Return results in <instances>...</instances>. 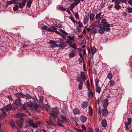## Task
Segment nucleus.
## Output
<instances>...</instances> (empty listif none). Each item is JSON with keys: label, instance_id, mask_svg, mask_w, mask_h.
Here are the masks:
<instances>
[{"label": "nucleus", "instance_id": "nucleus-52", "mask_svg": "<svg viewBox=\"0 0 132 132\" xmlns=\"http://www.w3.org/2000/svg\"><path fill=\"white\" fill-rule=\"evenodd\" d=\"M72 42L71 40L67 39L66 41V43L70 46V45L72 44Z\"/></svg>", "mask_w": 132, "mask_h": 132}, {"label": "nucleus", "instance_id": "nucleus-48", "mask_svg": "<svg viewBox=\"0 0 132 132\" xmlns=\"http://www.w3.org/2000/svg\"><path fill=\"white\" fill-rule=\"evenodd\" d=\"M67 108L65 106H63L62 108V109L61 110V111L63 113H65L66 112V111Z\"/></svg>", "mask_w": 132, "mask_h": 132}, {"label": "nucleus", "instance_id": "nucleus-59", "mask_svg": "<svg viewBox=\"0 0 132 132\" xmlns=\"http://www.w3.org/2000/svg\"><path fill=\"white\" fill-rule=\"evenodd\" d=\"M60 31L62 33L66 35L68 34V33H67L64 30L61 29Z\"/></svg>", "mask_w": 132, "mask_h": 132}, {"label": "nucleus", "instance_id": "nucleus-12", "mask_svg": "<svg viewBox=\"0 0 132 132\" xmlns=\"http://www.w3.org/2000/svg\"><path fill=\"white\" fill-rule=\"evenodd\" d=\"M88 105V103L87 101H84L81 104V108L83 109H85L87 107Z\"/></svg>", "mask_w": 132, "mask_h": 132}, {"label": "nucleus", "instance_id": "nucleus-41", "mask_svg": "<svg viewBox=\"0 0 132 132\" xmlns=\"http://www.w3.org/2000/svg\"><path fill=\"white\" fill-rule=\"evenodd\" d=\"M101 23L102 24H101L103 26H104V24H108L107 23V22L105 19H103L102 20Z\"/></svg>", "mask_w": 132, "mask_h": 132}, {"label": "nucleus", "instance_id": "nucleus-4", "mask_svg": "<svg viewBox=\"0 0 132 132\" xmlns=\"http://www.w3.org/2000/svg\"><path fill=\"white\" fill-rule=\"evenodd\" d=\"M32 104V103L31 102H26L23 105V107L22 108V110H24L26 109L31 106Z\"/></svg>", "mask_w": 132, "mask_h": 132}, {"label": "nucleus", "instance_id": "nucleus-35", "mask_svg": "<svg viewBox=\"0 0 132 132\" xmlns=\"http://www.w3.org/2000/svg\"><path fill=\"white\" fill-rule=\"evenodd\" d=\"M7 4H15L16 3V2H15L14 0H11V1L7 2H6Z\"/></svg>", "mask_w": 132, "mask_h": 132}, {"label": "nucleus", "instance_id": "nucleus-40", "mask_svg": "<svg viewBox=\"0 0 132 132\" xmlns=\"http://www.w3.org/2000/svg\"><path fill=\"white\" fill-rule=\"evenodd\" d=\"M37 102L39 103L38 104H39L40 106H42L43 105L42 100H39L37 101Z\"/></svg>", "mask_w": 132, "mask_h": 132}, {"label": "nucleus", "instance_id": "nucleus-51", "mask_svg": "<svg viewBox=\"0 0 132 132\" xmlns=\"http://www.w3.org/2000/svg\"><path fill=\"white\" fill-rule=\"evenodd\" d=\"M76 4L75 2H73L71 4L70 7L71 8H73L76 5H77Z\"/></svg>", "mask_w": 132, "mask_h": 132}, {"label": "nucleus", "instance_id": "nucleus-61", "mask_svg": "<svg viewBox=\"0 0 132 132\" xmlns=\"http://www.w3.org/2000/svg\"><path fill=\"white\" fill-rule=\"evenodd\" d=\"M121 2L120 0H116L115 4H120V2Z\"/></svg>", "mask_w": 132, "mask_h": 132}, {"label": "nucleus", "instance_id": "nucleus-7", "mask_svg": "<svg viewBox=\"0 0 132 132\" xmlns=\"http://www.w3.org/2000/svg\"><path fill=\"white\" fill-rule=\"evenodd\" d=\"M102 25L101 24H99L98 25V26L100 29L98 30V33L101 34H103L105 31Z\"/></svg>", "mask_w": 132, "mask_h": 132}, {"label": "nucleus", "instance_id": "nucleus-13", "mask_svg": "<svg viewBox=\"0 0 132 132\" xmlns=\"http://www.w3.org/2000/svg\"><path fill=\"white\" fill-rule=\"evenodd\" d=\"M103 105L105 108H106L109 104L108 101L107 99H104L102 102Z\"/></svg>", "mask_w": 132, "mask_h": 132}, {"label": "nucleus", "instance_id": "nucleus-47", "mask_svg": "<svg viewBox=\"0 0 132 132\" xmlns=\"http://www.w3.org/2000/svg\"><path fill=\"white\" fill-rule=\"evenodd\" d=\"M44 107L45 109L47 110H48L50 108V106L48 105L47 104L45 105Z\"/></svg>", "mask_w": 132, "mask_h": 132}, {"label": "nucleus", "instance_id": "nucleus-30", "mask_svg": "<svg viewBox=\"0 0 132 132\" xmlns=\"http://www.w3.org/2000/svg\"><path fill=\"white\" fill-rule=\"evenodd\" d=\"M69 46L70 47L73 48L75 50H77V49L76 45L75 43H73V44H71Z\"/></svg>", "mask_w": 132, "mask_h": 132}, {"label": "nucleus", "instance_id": "nucleus-17", "mask_svg": "<svg viewBox=\"0 0 132 132\" xmlns=\"http://www.w3.org/2000/svg\"><path fill=\"white\" fill-rule=\"evenodd\" d=\"M101 124L102 126L105 128L106 127L107 125L106 121L105 119H104L102 121Z\"/></svg>", "mask_w": 132, "mask_h": 132}, {"label": "nucleus", "instance_id": "nucleus-15", "mask_svg": "<svg viewBox=\"0 0 132 132\" xmlns=\"http://www.w3.org/2000/svg\"><path fill=\"white\" fill-rule=\"evenodd\" d=\"M102 112L103 115L104 116H107L108 114V112L107 109L105 108L103 109Z\"/></svg>", "mask_w": 132, "mask_h": 132}, {"label": "nucleus", "instance_id": "nucleus-38", "mask_svg": "<svg viewBox=\"0 0 132 132\" xmlns=\"http://www.w3.org/2000/svg\"><path fill=\"white\" fill-rule=\"evenodd\" d=\"M69 18L74 23H75L76 22V20H75L74 18L72 16L70 15L69 17Z\"/></svg>", "mask_w": 132, "mask_h": 132}, {"label": "nucleus", "instance_id": "nucleus-23", "mask_svg": "<svg viewBox=\"0 0 132 132\" xmlns=\"http://www.w3.org/2000/svg\"><path fill=\"white\" fill-rule=\"evenodd\" d=\"M15 103L18 105L20 106L21 105V100L19 98H18L16 99L15 101Z\"/></svg>", "mask_w": 132, "mask_h": 132}, {"label": "nucleus", "instance_id": "nucleus-42", "mask_svg": "<svg viewBox=\"0 0 132 132\" xmlns=\"http://www.w3.org/2000/svg\"><path fill=\"white\" fill-rule=\"evenodd\" d=\"M10 124L13 128H15V123L14 121H12L10 123Z\"/></svg>", "mask_w": 132, "mask_h": 132}, {"label": "nucleus", "instance_id": "nucleus-39", "mask_svg": "<svg viewBox=\"0 0 132 132\" xmlns=\"http://www.w3.org/2000/svg\"><path fill=\"white\" fill-rule=\"evenodd\" d=\"M76 54L75 53H70L69 55V56L70 58H72L74 57L75 55Z\"/></svg>", "mask_w": 132, "mask_h": 132}, {"label": "nucleus", "instance_id": "nucleus-54", "mask_svg": "<svg viewBox=\"0 0 132 132\" xmlns=\"http://www.w3.org/2000/svg\"><path fill=\"white\" fill-rule=\"evenodd\" d=\"M17 116H21L23 117L26 116H27V114L25 113L18 114H17Z\"/></svg>", "mask_w": 132, "mask_h": 132}, {"label": "nucleus", "instance_id": "nucleus-26", "mask_svg": "<svg viewBox=\"0 0 132 132\" xmlns=\"http://www.w3.org/2000/svg\"><path fill=\"white\" fill-rule=\"evenodd\" d=\"M52 112L56 114H57L59 112V111L57 108H54L52 110Z\"/></svg>", "mask_w": 132, "mask_h": 132}, {"label": "nucleus", "instance_id": "nucleus-6", "mask_svg": "<svg viewBox=\"0 0 132 132\" xmlns=\"http://www.w3.org/2000/svg\"><path fill=\"white\" fill-rule=\"evenodd\" d=\"M28 123L30 127H32L33 128H38V126L36 124L34 123L32 120H29Z\"/></svg>", "mask_w": 132, "mask_h": 132}, {"label": "nucleus", "instance_id": "nucleus-8", "mask_svg": "<svg viewBox=\"0 0 132 132\" xmlns=\"http://www.w3.org/2000/svg\"><path fill=\"white\" fill-rule=\"evenodd\" d=\"M98 25V24H97L96 25L95 24L94 25H93V24H91L90 27V28H92L91 30V31L92 32L94 33L97 32L98 29V28L97 27V25Z\"/></svg>", "mask_w": 132, "mask_h": 132}, {"label": "nucleus", "instance_id": "nucleus-34", "mask_svg": "<svg viewBox=\"0 0 132 132\" xmlns=\"http://www.w3.org/2000/svg\"><path fill=\"white\" fill-rule=\"evenodd\" d=\"M113 76L111 72H109L107 76V78L109 80H111L112 79Z\"/></svg>", "mask_w": 132, "mask_h": 132}, {"label": "nucleus", "instance_id": "nucleus-29", "mask_svg": "<svg viewBox=\"0 0 132 132\" xmlns=\"http://www.w3.org/2000/svg\"><path fill=\"white\" fill-rule=\"evenodd\" d=\"M50 114L51 116V117H52L53 118L54 120V121H56V118L57 117V116L56 114L53 113H50Z\"/></svg>", "mask_w": 132, "mask_h": 132}, {"label": "nucleus", "instance_id": "nucleus-21", "mask_svg": "<svg viewBox=\"0 0 132 132\" xmlns=\"http://www.w3.org/2000/svg\"><path fill=\"white\" fill-rule=\"evenodd\" d=\"M2 113L0 114V120H2L4 117H5L6 116V112H2Z\"/></svg>", "mask_w": 132, "mask_h": 132}, {"label": "nucleus", "instance_id": "nucleus-60", "mask_svg": "<svg viewBox=\"0 0 132 132\" xmlns=\"http://www.w3.org/2000/svg\"><path fill=\"white\" fill-rule=\"evenodd\" d=\"M74 1L76 5H78L80 3V0H74Z\"/></svg>", "mask_w": 132, "mask_h": 132}, {"label": "nucleus", "instance_id": "nucleus-44", "mask_svg": "<svg viewBox=\"0 0 132 132\" xmlns=\"http://www.w3.org/2000/svg\"><path fill=\"white\" fill-rule=\"evenodd\" d=\"M99 82V80L97 79L96 78L95 79V86H98V83Z\"/></svg>", "mask_w": 132, "mask_h": 132}, {"label": "nucleus", "instance_id": "nucleus-33", "mask_svg": "<svg viewBox=\"0 0 132 132\" xmlns=\"http://www.w3.org/2000/svg\"><path fill=\"white\" fill-rule=\"evenodd\" d=\"M79 81L80 82L78 86L79 89V90L81 89L82 88V84H83V82L82 81Z\"/></svg>", "mask_w": 132, "mask_h": 132}, {"label": "nucleus", "instance_id": "nucleus-27", "mask_svg": "<svg viewBox=\"0 0 132 132\" xmlns=\"http://www.w3.org/2000/svg\"><path fill=\"white\" fill-rule=\"evenodd\" d=\"M11 105L12 106V109L13 110H15L16 109L18 108V105L17 104L15 103H13L12 105Z\"/></svg>", "mask_w": 132, "mask_h": 132}, {"label": "nucleus", "instance_id": "nucleus-14", "mask_svg": "<svg viewBox=\"0 0 132 132\" xmlns=\"http://www.w3.org/2000/svg\"><path fill=\"white\" fill-rule=\"evenodd\" d=\"M80 119L81 121L83 123L85 122L87 120V118L84 115L81 116Z\"/></svg>", "mask_w": 132, "mask_h": 132}, {"label": "nucleus", "instance_id": "nucleus-37", "mask_svg": "<svg viewBox=\"0 0 132 132\" xmlns=\"http://www.w3.org/2000/svg\"><path fill=\"white\" fill-rule=\"evenodd\" d=\"M60 116L61 118L64 120L65 122H67L68 121L67 119L64 115L62 114H60Z\"/></svg>", "mask_w": 132, "mask_h": 132}, {"label": "nucleus", "instance_id": "nucleus-55", "mask_svg": "<svg viewBox=\"0 0 132 132\" xmlns=\"http://www.w3.org/2000/svg\"><path fill=\"white\" fill-rule=\"evenodd\" d=\"M25 97L28 99H30L31 98V96L28 94H26Z\"/></svg>", "mask_w": 132, "mask_h": 132}, {"label": "nucleus", "instance_id": "nucleus-24", "mask_svg": "<svg viewBox=\"0 0 132 132\" xmlns=\"http://www.w3.org/2000/svg\"><path fill=\"white\" fill-rule=\"evenodd\" d=\"M91 53L92 55H94L96 53V49L95 46L91 47Z\"/></svg>", "mask_w": 132, "mask_h": 132}, {"label": "nucleus", "instance_id": "nucleus-3", "mask_svg": "<svg viewBox=\"0 0 132 132\" xmlns=\"http://www.w3.org/2000/svg\"><path fill=\"white\" fill-rule=\"evenodd\" d=\"M12 109V106L11 104H9L3 107L0 110L2 112H5L11 110Z\"/></svg>", "mask_w": 132, "mask_h": 132}, {"label": "nucleus", "instance_id": "nucleus-11", "mask_svg": "<svg viewBox=\"0 0 132 132\" xmlns=\"http://www.w3.org/2000/svg\"><path fill=\"white\" fill-rule=\"evenodd\" d=\"M110 24H104V26H103L105 31H108L110 30Z\"/></svg>", "mask_w": 132, "mask_h": 132}, {"label": "nucleus", "instance_id": "nucleus-57", "mask_svg": "<svg viewBox=\"0 0 132 132\" xmlns=\"http://www.w3.org/2000/svg\"><path fill=\"white\" fill-rule=\"evenodd\" d=\"M75 15L76 18L77 19L79 18V15L78 14L77 12H76L75 13V14H74Z\"/></svg>", "mask_w": 132, "mask_h": 132}, {"label": "nucleus", "instance_id": "nucleus-64", "mask_svg": "<svg viewBox=\"0 0 132 132\" xmlns=\"http://www.w3.org/2000/svg\"><path fill=\"white\" fill-rule=\"evenodd\" d=\"M95 130V132H102V131H100L99 129L98 128H96Z\"/></svg>", "mask_w": 132, "mask_h": 132}, {"label": "nucleus", "instance_id": "nucleus-46", "mask_svg": "<svg viewBox=\"0 0 132 132\" xmlns=\"http://www.w3.org/2000/svg\"><path fill=\"white\" fill-rule=\"evenodd\" d=\"M77 23L78 24L79 27L80 28H81L83 27V24L80 21L78 22Z\"/></svg>", "mask_w": 132, "mask_h": 132}, {"label": "nucleus", "instance_id": "nucleus-10", "mask_svg": "<svg viewBox=\"0 0 132 132\" xmlns=\"http://www.w3.org/2000/svg\"><path fill=\"white\" fill-rule=\"evenodd\" d=\"M49 118L50 120L49 121H46L47 123L51 126L53 127L55 126V124L53 122L52 117H50Z\"/></svg>", "mask_w": 132, "mask_h": 132}, {"label": "nucleus", "instance_id": "nucleus-62", "mask_svg": "<svg viewBox=\"0 0 132 132\" xmlns=\"http://www.w3.org/2000/svg\"><path fill=\"white\" fill-rule=\"evenodd\" d=\"M20 93H16L15 94L16 95L18 98H20Z\"/></svg>", "mask_w": 132, "mask_h": 132}, {"label": "nucleus", "instance_id": "nucleus-16", "mask_svg": "<svg viewBox=\"0 0 132 132\" xmlns=\"http://www.w3.org/2000/svg\"><path fill=\"white\" fill-rule=\"evenodd\" d=\"M73 112L75 114H80V110L77 108H76L73 110Z\"/></svg>", "mask_w": 132, "mask_h": 132}, {"label": "nucleus", "instance_id": "nucleus-18", "mask_svg": "<svg viewBox=\"0 0 132 132\" xmlns=\"http://www.w3.org/2000/svg\"><path fill=\"white\" fill-rule=\"evenodd\" d=\"M93 113V109L92 107L90 106H88V114L89 115L91 116Z\"/></svg>", "mask_w": 132, "mask_h": 132}, {"label": "nucleus", "instance_id": "nucleus-32", "mask_svg": "<svg viewBox=\"0 0 132 132\" xmlns=\"http://www.w3.org/2000/svg\"><path fill=\"white\" fill-rule=\"evenodd\" d=\"M127 121L128 122H125V123L126 124H127L129 125H130L131 124V119L130 118H127Z\"/></svg>", "mask_w": 132, "mask_h": 132}, {"label": "nucleus", "instance_id": "nucleus-43", "mask_svg": "<svg viewBox=\"0 0 132 132\" xmlns=\"http://www.w3.org/2000/svg\"><path fill=\"white\" fill-rule=\"evenodd\" d=\"M101 13L100 12L98 14H96L95 16V18L96 19H98L101 16Z\"/></svg>", "mask_w": 132, "mask_h": 132}, {"label": "nucleus", "instance_id": "nucleus-50", "mask_svg": "<svg viewBox=\"0 0 132 132\" xmlns=\"http://www.w3.org/2000/svg\"><path fill=\"white\" fill-rule=\"evenodd\" d=\"M15 5V6L13 7V10L15 11L17 10L19 8L18 4H16Z\"/></svg>", "mask_w": 132, "mask_h": 132}, {"label": "nucleus", "instance_id": "nucleus-5", "mask_svg": "<svg viewBox=\"0 0 132 132\" xmlns=\"http://www.w3.org/2000/svg\"><path fill=\"white\" fill-rule=\"evenodd\" d=\"M48 43L50 44V46L51 48L56 47H58V45L56 44L57 42L53 40H50L48 42Z\"/></svg>", "mask_w": 132, "mask_h": 132}, {"label": "nucleus", "instance_id": "nucleus-45", "mask_svg": "<svg viewBox=\"0 0 132 132\" xmlns=\"http://www.w3.org/2000/svg\"><path fill=\"white\" fill-rule=\"evenodd\" d=\"M109 83L110 84V86H113L115 85L114 82L112 80H110Z\"/></svg>", "mask_w": 132, "mask_h": 132}, {"label": "nucleus", "instance_id": "nucleus-49", "mask_svg": "<svg viewBox=\"0 0 132 132\" xmlns=\"http://www.w3.org/2000/svg\"><path fill=\"white\" fill-rule=\"evenodd\" d=\"M32 3V2L31 1H29L27 2V5L28 8L30 7Z\"/></svg>", "mask_w": 132, "mask_h": 132}, {"label": "nucleus", "instance_id": "nucleus-2", "mask_svg": "<svg viewBox=\"0 0 132 132\" xmlns=\"http://www.w3.org/2000/svg\"><path fill=\"white\" fill-rule=\"evenodd\" d=\"M77 81H85L86 80V76L84 72L81 71L80 72V75H78L77 77Z\"/></svg>", "mask_w": 132, "mask_h": 132}, {"label": "nucleus", "instance_id": "nucleus-36", "mask_svg": "<svg viewBox=\"0 0 132 132\" xmlns=\"http://www.w3.org/2000/svg\"><path fill=\"white\" fill-rule=\"evenodd\" d=\"M88 18L87 17L84 18L83 21V23L84 25H86L88 22Z\"/></svg>", "mask_w": 132, "mask_h": 132}, {"label": "nucleus", "instance_id": "nucleus-56", "mask_svg": "<svg viewBox=\"0 0 132 132\" xmlns=\"http://www.w3.org/2000/svg\"><path fill=\"white\" fill-rule=\"evenodd\" d=\"M62 123H61L60 121H59V120L57 122V126H59L60 127H63V126L62 125Z\"/></svg>", "mask_w": 132, "mask_h": 132}, {"label": "nucleus", "instance_id": "nucleus-9", "mask_svg": "<svg viewBox=\"0 0 132 132\" xmlns=\"http://www.w3.org/2000/svg\"><path fill=\"white\" fill-rule=\"evenodd\" d=\"M27 2L26 0H24L23 1L21 2H19L17 4H18L19 7L21 9H22L25 6V3Z\"/></svg>", "mask_w": 132, "mask_h": 132}, {"label": "nucleus", "instance_id": "nucleus-1", "mask_svg": "<svg viewBox=\"0 0 132 132\" xmlns=\"http://www.w3.org/2000/svg\"><path fill=\"white\" fill-rule=\"evenodd\" d=\"M42 29L44 30H46L48 32H55L57 34L60 35L61 33L59 31H57V29L55 27L53 26H52L51 28L52 30L50 28H48L46 26H43L42 27Z\"/></svg>", "mask_w": 132, "mask_h": 132}, {"label": "nucleus", "instance_id": "nucleus-22", "mask_svg": "<svg viewBox=\"0 0 132 132\" xmlns=\"http://www.w3.org/2000/svg\"><path fill=\"white\" fill-rule=\"evenodd\" d=\"M16 123L20 127H21L22 126V123L20 120L16 121Z\"/></svg>", "mask_w": 132, "mask_h": 132}, {"label": "nucleus", "instance_id": "nucleus-19", "mask_svg": "<svg viewBox=\"0 0 132 132\" xmlns=\"http://www.w3.org/2000/svg\"><path fill=\"white\" fill-rule=\"evenodd\" d=\"M101 90V88L99 86H96L95 91L96 92L100 93Z\"/></svg>", "mask_w": 132, "mask_h": 132}, {"label": "nucleus", "instance_id": "nucleus-20", "mask_svg": "<svg viewBox=\"0 0 132 132\" xmlns=\"http://www.w3.org/2000/svg\"><path fill=\"white\" fill-rule=\"evenodd\" d=\"M87 93L88 96L89 97H92L93 96V92L91 90L88 91Z\"/></svg>", "mask_w": 132, "mask_h": 132}, {"label": "nucleus", "instance_id": "nucleus-28", "mask_svg": "<svg viewBox=\"0 0 132 132\" xmlns=\"http://www.w3.org/2000/svg\"><path fill=\"white\" fill-rule=\"evenodd\" d=\"M95 16V14H91L90 15L89 19L91 22H92L94 20Z\"/></svg>", "mask_w": 132, "mask_h": 132}, {"label": "nucleus", "instance_id": "nucleus-63", "mask_svg": "<svg viewBox=\"0 0 132 132\" xmlns=\"http://www.w3.org/2000/svg\"><path fill=\"white\" fill-rule=\"evenodd\" d=\"M60 8L62 10L64 11L66 10V9L63 6H61V7H60Z\"/></svg>", "mask_w": 132, "mask_h": 132}, {"label": "nucleus", "instance_id": "nucleus-31", "mask_svg": "<svg viewBox=\"0 0 132 132\" xmlns=\"http://www.w3.org/2000/svg\"><path fill=\"white\" fill-rule=\"evenodd\" d=\"M114 7L117 10H119L121 9V6L119 4H115Z\"/></svg>", "mask_w": 132, "mask_h": 132}, {"label": "nucleus", "instance_id": "nucleus-25", "mask_svg": "<svg viewBox=\"0 0 132 132\" xmlns=\"http://www.w3.org/2000/svg\"><path fill=\"white\" fill-rule=\"evenodd\" d=\"M66 44L64 43L63 42L61 43V44L58 45V47H60V49H62L63 47L66 46Z\"/></svg>", "mask_w": 132, "mask_h": 132}, {"label": "nucleus", "instance_id": "nucleus-53", "mask_svg": "<svg viewBox=\"0 0 132 132\" xmlns=\"http://www.w3.org/2000/svg\"><path fill=\"white\" fill-rule=\"evenodd\" d=\"M127 9L128 10V12L129 13H131L132 12V8L130 7H128L127 8Z\"/></svg>", "mask_w": 132, "mask_h": 132}, {"label": "nucleus", "instance_id": "nucleus-58", "mask_svg": "<svg viewBox=\"0 0 132 132\" xmlns=\"http://www.w3.org/2000/svg\"><path fill=\"white\" fill-rule=\"evenodd\" d=\"M68 38L70 40H71L72 41H74V37H71L70 36H68Z\"/></svg>", "mask_w": 132, "mask_h": 132}]
</instances>
